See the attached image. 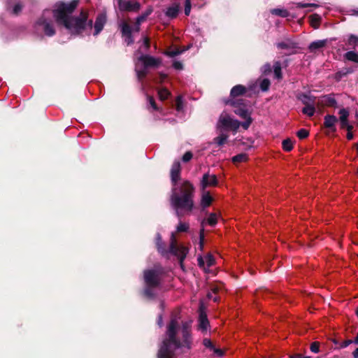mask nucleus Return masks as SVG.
Instances as JSON below:
<instances>
[{
    "label": "nucleus",
    "mask_w": 358,
    "mask_h": 358,
    "mask_svg": "<svg viewBox=\"0 0 358 358\" xmlns=\"http://www.w3.org/2000/svg\"><path fill=\"white\" fill-rule=\"evenodd\" d=\"M78 5V1L73 0L70 3H59L52 12L45 10L41 17L36 21L34 28L36 32H44L48 36H52L55 34V30L52 21L53 15L59 24H63L72 34H80L84 31L92 29V20H87V13L82 11L78 17H71L73 13Z\"/></svg>",
    "instance_id": "1"
},
{
    "label": "nucleus",
    "mask_w": 358,
    "mask_h": 358,
    "mask_svg": "<svg viewBox=\"0 0 358 358\" xmlns=\"http://www.w3.org/2000/svg\"><path fill=\"white\" fill-rule=\"evenodd\" d=\"M166 336L158 352L159 358H174L176 349L191 348V338L187 323L180 329L177 320L172 319L167 327Z\"/></svg>",
    "instance_id": "2"
},
{
    "label": "nucleus",
    "mask_w": 358,
    "mask_h": 358,
    "mask_svg": "<svg viewBox=\"0 0 358 358\" xmlns=\"http://www.w3.org/2000/svg\"><path fill=\"white\" fill-rule=\"evenodd\" d=\"M156 245L159 253L162 255H166L171 253L176 256L180 260L181 266H182V262L185 259L189 250L187 247L178 244L174 233L171 234L170 247L168 250L162 245V238L159 234L157 236Z\"/></svg>",
    "instance_id": "3"
},
{
    "label": "nucleus",
    "mask_w": 358,
    "mask_h": 358,
    "mask_svg": "<svg viewBox=\"0 0 358 358\" xmlns=\"http://www.w3.org/2000/svg\"><path fill=\"white\" fill-rule=\"evenodd\" d=\"M173 201H192L194 189L192 183L185 180L173 185Z\"/></svg>",
    "instance_id": "4"
},
{
    "label": "nucleus",
    "mask_w": 358,
    "mask_h": 358,
    "mask_svg": "<svg viewBox=\"0 0 358 358\" xmlns=\"http://www.w3.org/2000/svg\"><path fill=\"white\" fill-rule=\"evenodd\" d=\"M227 104L234 107V113L245 120L243 122H241V126L245 129H248L252 122V119L251 118L250 113L245 108L243 101L242 99H230L227 102Z\"/></svg>",
    "instance_id": "5"
},
{
    "label": "nucleus",
    "mask_w": 358,
    "mask_h": 358,
    "mask_svg": "<svg viewBox=\"0 0 358 358\" xmlns=\"http://www.w3.org/2000/svg\"><path fill=\"white\" fill-rule=\"evenodd\" d=\"M240 126L241 124L238 120L234 119L225 112L221 113L217 122V129L230 130L234 133L237 131Z\"/></svg>",
    "instance_id": "6"
},
{
    "label": "nucleus",
    "mask_w": 358,
    "mask_h": 358,
    "mask_svg": "<svg viewBox=\"0 0 358 358\" xmlns=\"http://www.w3.org/2000/svg\"><path fill=\"white\" fill-rule=\"evenodd\" d=\"M194 208L193 203H173V208L178 216L189 214Z\"/></svg>",
    "instance_id": "7"
},
{
    "label": "nucleus",
    "mask_w": 358,
    "mask_h": 358,
    "mask_svg": "<svg viewBox=\"0 0 358 358\" xmlns=\"http://www.w3.org/2000/svg\"><path fill=\"white\" fill-rule=\"evenodd\" d=\"M119 8L123 11H137L140 8V4L134 0H123L118 3Z\"/></svg>",
    "instance_id": "8"
},
{
    "label": "nucleus",
    "mask_w": 358,
    "mask_h": 358,
    "mask_svg": "<svg viewBox=\"0 0 358 358\" xmlns=\"http://www.w3.org/2000/svg\"><path fill=\"white\" fill-rule=\"evenodd\" d=\"M144 278L147 285L157 286L159 283V275L157 271L148 270L144 273Z\"/></svg>",
    "instance_id": "9"
},
{
    "label": "nucleus",
    "mask_w": 358,
    "mask_h": 358,
    "mask_svg": "<svg viewBox=\"0 0 358 358\" xmlns=\"http://www.w3.org/2000/svg\"><path fill=\"white\" fill-rule=\"evenodd\" d=\"M217 184V179L215 175L205 173L201 181V186L203 189L208 187H214Z\"/></svg>",
    "instance_id": "10"
},
{
    "label": "nucleus",
    "mask_w": 358,
    "mask_h": 358,
    "mask_svg": "<svg viewBox=\"0 0 358 358\" xmlns=\"http://www.w3.org/2000/svg\"><path fill=\"white\" fill-rule=\"evenodd\" d=\"M138 59L143 62L145 67H156L161 64L160 59L148 55H141Z\"/></svg>",
    "instance_id": "11"
},
{
    "label": "nucleus",
    "mask_w": 358,
    "mask_h": 358,
    "mask_svg": "<svg viewBox=\"0 0 358 358\" xmlns=\"http://www.w3.org/2000/svg\"><path fill=\"white\" fill-rule=\"evenodd\" d=\"M215 264V259L210 254H208L204 257H198V264L200 267L203 268L206 271Z\"/></svg>",
    "instance_id": "12"
},
{
    "label": "nucleus",
    "mask_w": 358,
    "mask_h": 358,
    "mask_svg": "<svg viewBox=\"0 0 358 358\" xmlns=\"http://www.w3.org/2000/svg\"><path fill=\"white\" fill-rule=\"evenodd\" d=\"M171 178L172 185L178 183L180 178V163L179 162H173L171 169Z\"/></svg>",
    "instance_id": "13"
},
{
    "label": "nucleus",
    "mask_w": 358,
    "mask_h": 358,
    "mask_svg": "<svg viewBox=\"0 0 358 358\" xmlns=\"http://www.w3.org/2000/svg\"><path fill=\"white\" fill-rule=\"evenodd\" d=\"M324 127L329 129L331 131H336V124L338 122V119L333 115H327L324 118Z\"/></svg>",
    "instance_id": "14"
},
{
    "label": "nucleus",
    "mask_w": 358,
    "mask_h": 358,
    "mask_svg": "<svg viewBox=\"0 0 358 358\" xmlns=\"http://www.w3.org/2000/svg\"><path fill=\"white\" fill-rule=\"evenodd\" d=\"M199 323V329H201L203 331H206L209 325V322L207 319V315L202 308V306H201V307H200Z\"/></svg>",
    "instance_id": "15"
},
{
    "label": "nucleus",
    "mask_w": 358,
    "mask_h": 358,
    "mask_svg": "<svg viewBox=\"0 0 358 358\" xmlns=\"http://www.w3.org/2000/svg\"><path fill=\"white\" fill-rule=\"evenodd\" d=\"M106 22V16L105 14H99L94 23V35H97L103 28Z\"/></svg>",
    "instance_id": "16"
},
{
    "label": "nucleus",
    "mask_w": 358,
    "mask_h": 358,
    "mask_svg": "<svg viewBox=\"0 0 358 358\" xmlns=\"http://www.w3.org/2000/svg\"><path fill=\"white\" fill-rule=\"evenodd\" d=\"M131 27L127 23H124L122 27V34L126 37L125 42L127 45H130L134 43V39L131 36Z\"/></svg>",
    "instance_id": "17"
},
{
    "label": "nucleus",
    "mask_w": 358,
    "mask_h": 358,
    "mask_svg": "<svg viewBox=\"0 0 358 358\" xmlns=\"http://www.w3.org/2000/svg\"><path fill=\"white\" fill-rule=\"evenodd\" d=\"M298 99L305 105V106H310L315 105V98L314 96L302 94L298 96Z\"/></svg>",
    "instance_id": "18"
},
{
    "label": "nucleus",
    "mask_w": 358,
    "mask_h": 358,
    "mask_svg": "<svg viewBox=\"0 0 358 358\" xmlns=\"http://www.w3.org/2000/svg\"><path fill=\"white\" fill-rule=\"evenodd\" d=\"M277 48L278 49H283L287 50H292L296 48V43L289 39L277 43Z\"/></svg>",
    "instance_id": "19"
},
{
    "label": "nucleus",
    "mask_w": 358,
    "mask_h": 358,
    "mask_svg": "<svg viewBox=\"0 0 358 358\" xmlns=\"http://www.w3.org/2000/svg\"><path fill=\"white\" fill-rule=\"evenodd\" d=\"M327 44V40H320L312 42L308 47L309 50L311 52H315L317 50L322 49Z\"/></svg>",
    "instance_id": "20"
},
{
    "label": "nucleus",
    "mask_w": 358,
    "mask_h": 358,
    "mask_svg": "<svg viewBox=\"0 0 358 358\" xmlns=\"http://www.w3.org/2000/svg\"><path fill=\"white\" fill-rule=\"evenodd\" d=\"M245 92L246 88L243 85H237L231 89L230 95L232 98H236L244 94Z\"/></svg>",
    "instance_id": "21"
},
{
    "label": "nucleus",
    "mask_w": 358,
    "mask_h": 358,
    "mask_svg": "<svg viewBox=\"0 0 358 358\" xmlns=\"http://www.w3.org/2000/svg\"><path fill=\"white\" fill-rule=\"evenodd\" d=\"M346 45H348L349 49H355L358 47V36L355 35H350L346 42Z\"/></svg>",
    "instance_id": "22"
},
{
    "label": "nucleus",
    "mask_w": 358,
    "mask_h": 358,
    "mask_svg": "<svg viewBox=\"0 0 358 358\" xmlns=\"http://www.w3.org/2000/svg\"><path fill=\"white\" fill-rule=\"evenodd\" d=\"M344 58L348 61L358 64V52L355 51H348L343 55Z\"/></svg>",
    "instance_id": "23"
},
{
    "label": "nucleus",
    "mask_w": 358,
    "mask_h": 358,
    "mask_svg": "<svg viewBox=\"0 0 358 358\" xmlns=\"http://www.w3.org/2000/svg\"><path fill=\"white\" fill-rule=\"evenodd\" d=\"M229 136L226 134L221 132L220 135L213 139V142L219 146L223 145L227 143Z\"/></svg>",
    "instance_id": "24"
},
{
    "label": "nucleus",
    "mask_w": 358,
    "mask_h": 358,
    "mask_svg": "<svg viewBox=\"0 0 358 358\" xmlns=\"http://www.w3.org/2000/svg\"><path fill=\"white\" fill-rule=\"evenodd\" d=\"M178 10H179V6L173 5L167 8L166 15L169 17L174 18L178 15Z\"/></svg>",
    "instance_id": "25"
},
{
    "label": "nucleus",
    "mask_w": 358,
    "mask_h": 358,
    "mask_svg": "<svg viewBox=\"0 0 358 358\" xmlns=\"http://www.w3.org/2000/svg\"><path fill=\"white\" fill-rule=\"evenodd\" d=\"M310 25L317 29L319 27L321 17L317 14H313L309 17Z\"/></svg>",
    "instance_id": "26"
},
{
    "label": "nucleus",
    "mask_w": 358,
    "mask_h": 358,
    "mask_svg": "<svg viewBox=\"0 0 358 358\" xmlns=\"http://www.w3.org/2000/svg\"><path fill=\"white\" fill-rule=\"evenodd\" d=\"M322 102L324 105L331 107H335L336 104L335 99L331 96H324Z\"/></svg>",
    "instance_id": "27"
},
{
    "label": "nucleus",
    "mask_w": 358,
    "mask_h": 358,
    "mask_svg": "<svg viewBox=\"0 0 358 358\" xmlns=\"http://www.w3.org/2000/svg\"><path fill=\"white\" fill-rule=\"evenodd\" d=\"M221 288V285H213L211 287V292L208 294V299H213L214 301H217V298L214 296L213 294H216Z\"/></svg>",
    "instance_id": "28"
},
{
    "label": "nucleus",
    "mask_w": 358,
    "mask_h": 358,
    "mask_svg": "<svg viewBox=\"0 0 358 358\" xmlns=\"http://www.w3.org/2000/svg\"><path fill=\"white\" fill-rule=\"evenodd\" d=\"M352 70L350 69H344L335 74V79L336 80H340L343 77L347 76L349 73H351Z\"/></svg>",
    "instance_id": "29"
},
{
    "label": "nucleus",
    "mask_w": 358,
    "mask_h": 358,
    "mask_svg": "<svg viewBox=\"0 0 358 358\" xmlns=\"http://www.w3.org/2000/svg\"><path fill=\"white\" fill-rule=\"evenodd\" d=\"M273 68H274V75H275V77L277 79H280L282 78L280 63L279 62H275L274 65H273Z\"/></svg>",
    "instance_id": "30"
},
{
    "label": "nucleus",
    "mask_w": 358,
    "mask_h": 358,
    "mask_svg": "<svg viewBox=\"0 0 358 358\" xmlns=\"http://www.w3.org/2000/svg\"><path fill=\"white\" fill-rule=\"evenodd\" d=\"M302 113L309 117H312L315 113V106H305L302 109Z\"/></svg>",
    "instance_id": "31"
},
{
    "label": "nucleus",
    "mask_w": 358,
    "mask_h": 358,
    "mask_svg": "<svg viewBox=\"0 0 358 358\" xmlns=\"http://www.w3.org/2000/svg\"><path fill=\"white\" fill-rule=\"evenodd\" d=\"M271 12L273 15H279L282 17H286L289 15V12L285 9L275 8L271 10Z\"/></svg>",
    "instance_id": "32"
},
{
    "label": "nucleus",
    "mask_w": 358,
    "mask_h": 358,
    "mask_svg": "<svg viewBox=\"0 0 358 358\" xmlns=\"http://www.w3.org/2000/svg\"><path fill=\"white\" fill-rule=\"evenodd\" d=\"M247 160H248V155L245 153H241L239 155L234 156L232 158V161L234 163L243 162H246Z\"/></svg>",
    "instance_id": "33"
},
{
    "label": "nucleus",
    "mask_w": 358,
    "mask_h": 358,
    "mask_svg": "<svg viewBox=\"0 0 358 358\" xmlns=\"http://www.w3.org/2000/svg\"><path fill=\"white\" fill-rule=\"evenodd\" d=\"M152 12V8H149L143 14H142L141 15L138 16L136 18L137 24H141V23L143 22L146 19V17L149 15L151 14Z\"/></svg>",
    "instance_id": "34"
},
{
    "label": "nucleus",
    "mask_w": 358,
    "mask_h": 358,
    "mask_svg": "<svg viewBox=\"0 0 358 358\" xmlns=\"http://www.w3.org/2000/svg\"><path fill=\"white\" fill-rule=\"evenodd\" d=\"M282 148L284 150L289 152L292 150L293 144L290 139L287 138L282 141Z\"/></svg>",
    "instance_id": "35"
},
{
    "label": "nucleus",
    "mask_w": 358,
    "mask_h": 358,
    "mask_svg": "<svg viewBox=\"0 0 358 358\" xmlns=\"http://www.w3.org/2000/svg\"><path fill=\"white\" fill-rule=\"evenodd\" d=\"M158 94L161 100H166L168 99L170 93L166 89L163 88L159 90Z\"/></svg>",
    "instance_id": "36"
},
{
    "label": "nucleus",
    "mask_w": 358,
    "mask_h": 358,
    "mask_svg": "<svg viewBox=\"0 0 358 358\" xmlns=\"http://www.w3.org/2000/svg\"><path fill=\"white\" fill-rule=\"evenodd\" d=\"M217 221V216L215 213H211L207 219V223L210 226L216 224Z\"/></svg>",
    "instance_id": "37"
},
{
    "label": "nucleus",
    "mask_w": 358,
    "mask_h": 358,
    "mask_svg": "<svg viewBox=\"0 0 358 358\" xmlns=\"http://www.w3.org/2000/svg\"><path fill=\"white\" fill-rule=\"evenodd\" d=\"M270 80L267 78L263 79L260 83V88L262 91H267L270 87Z\"/></svg>",
    "instance_id": "38"
},
{
    "label": "nucleus",
    "mask_w": 358,
    "mask_h": 358,
    "mask_svg": "<svg viewBox=\"0 0 358 358\" xmlns=\"http://www.w3.org/2000/svg\"><path fill=\"white\" fill-rule=\"evenodd\" d=\"M340 120H348L349 116V111L345 108H342L339 110Z\"/></svg>",
    "instance_id": "39"
},
{
    "label": "nucleus",
    "mask_w": 358,
    "mask_h": 358,
    "mask_svg": "<svg viewBox=\"0 0 358 358\" xmlns=\"http://www.w3.org/2000/svg\"><path fill=\"white\" fill-rule=\"evenodd\" d=\"M22 7L23 6L21 3H16L12 9V13L16 15H18L21 12Z\"/></svg>",
    "instance_id": "40"
},
{
    "label": "nucleus",
    "mask_w": 358,
    "mask_h": 358,
    "mask_svg": "<svg viewBox=\"0 0 358 358\" xmlns=\"http://www.w3.org/2000/svg\"><path fill=\"white\" fill-rule=\"evenodd\" d=\"M296 6L297 8H308V7H311V8H317L319 6L316 3H296Z\"/></svg>",
    "instance_id": "41"
},
{
    "label": "nucleus",
    "mask_w": 358,
    "mask_h": 358,
    "mask_svg": "<svg viewBox=\"0 0 358 358\" xmlns=\"http://www.w3.org/2000/svg\"><path fill=\"white\" fill-rule=\"evenodd\" d=\"M189 229V224L187 223L180 222L177 227V231L178 232H183L187 231Z\"/></svg>",
    "instance_id": "42"
},
{
    "label": "nucleus",
    "mask_w": 358,
    "mask_h": 358,
    "mask_svg": "<svg viewBox=\"0 0 358 358\" xmlns=\"http://www.w3.org/2000/svg\"><path fill=\"white\" fill-rule=\"evenodd\" d=\"M308 134H309V132L306 129H301L297 132V136L300 139L306 138L308 136Z\"/></svg>",
    "instance_id": "43"
},
{
    "label": "nucleus",
    "mask_w": 358,
    "mask_h": 358,
    "mask_svg": "<svg viewBox=\"0 0 358 358\" xmlns=\"http://www.w3.org/2000/svg\"><path fill=\"white\" fill-rule=\"evenodd\" d=\"M147 99H148V101L149 102V103H150V106L152 108V109L154 110H158L159 108H158L153 97L150 96H148Z\"/></svg>",
    "instance_id": "44"
},
{
    "label": "nucleus",
    "mask_w": 358,
    "mask_h": 358,
    "mask_svg": "<svg viewBox=\"0 0 358 358\" xmlns=\"http://www.w3.org/2000/svg\"><path fill=\"white\" fill-rule=\"evenodd\" d=\"M320 343L318 342H313L310 345V350L314 353H317L319 352Z\"/></svg>",
    "instance_id": "45"
},
{
    "label": "nucleus",
    "mask_w": 358,
    "mask_h": 358,
    "mask_svg": "<svg viewBox=\"0 0 358 358\" xmlns=\"http://www.w3.org/2000/svg\"><path fill=\"white\" fill-rule=\"evenodd\" d=\"M191 11V2L190 0L185 1V14L186 15H189Z\"/></svg>",
    "instance_id": "46"
},
{
    "label": "nucleus",
    "mask_w": 358,
    "mask_h": 358,
    "mask_svg": "<svg viewBox=\"0 0 358 358\" xmlns=\"http://www.w3.org/2000/svg\"><path fill=\"white\" fill-rule=\"evenodd\" d=\"M199 236H200L199 248H200L201 250H203V240H204V230H203V229H202L200 231Z\"/></svg>",
    "instance_id": "47"
},
{
    "label": "nucleus",
    "mask_w": 358,
    "mask_h": 358,
    "mask_svg": "<svg viewBox=\"0 0 358 358\" xmlns=\"http://www.w3.org/2000/svg\"><path fill=\"white\" fill-rule=\"evenodd\" d=\"M192 158V154L190 152H187L182 157V161L185 162H189Z\"/></svg>",
    "instance_id": "48"
},
{
    "label": "nucleus",
    "mask_w": 358,
    "mask_h": 358,
    "mask_svg": "<svg viewBox=\"0 0 358 358\" xmlns=\"http://www.w3.org/2000/svg\"><path fill=\"white\" fill-rule=\"evenodd\" d=\"M146 75H147V71L145 69L137 71V76L140 80L144 78L146 76Z\"/></svg>",
    "instance_id": "49"
},
{
    "label": "nucleus",
    "mask_w": 358,
    "mask_h": 358,
    "mask_svg": "<svg viewBox=\"0 0 358 358\" xmlns=\"http://www.w3.org/2000/svg\"><path fill=\"white\" fill-rule=\"evenodd\" d=\"M203 343L206 348H208L210 349H214V346L213 345L210 340H209L208 338H205V339H203Z\"/></svg>",
    "instance_id": "50"
},
{
    "label": "nucleus",
    "mask_w": 358,
    "mask_h": 358,
    "mask_svg": "<svg viewBox=\"0 0 358 358\" xmlns=\"http://www.w3.org/2000/svg\"><path fill=\"white\" fill-rule=\"evenodd\" d=\"M143 46L145 48V50H148V48H150V40L148 37H145L143 38Z\"/></svg>",
    "instance_id": "51"
},
{
    "label": "nucleus",
    "mask_w": 358,
    "mask_h": 358,
    "mask_svg": "<svg viewBox=\"0 0 358 358\" xmlns=\"http://www.w3.org/2000/svg\"><path fill=\"white\" fill-rule=\"evenodd\" d=\"M213 201V199H212L211 196L208 193H207L206 194H204L203 196V199H202L201 201L207 202V201Z\"/></svg>",
    "instance_id": "52"
},
{
    "label": "nucleus",
    "mask_w": 358,
    "mask_h": 358,
    "mask_svg": "<svg viewBox=\"0 0 358 358\" xmlns=\"http://www.w3.org/2000/svg\"><path fill=\"white\" fill-rule=\"evenodd\" d=\"M173 67L176 69H182V64L181 62H178V61H176L173 62Z\"/></svg>",
    "instance_id": "53"
},
{
    "label": "nucleus",
    "mask_w": 358,
    "mask_h": 358,
    "mask_svg": "<svg viewBox=\"0 0 358 358\" xmlns=\"http://www.w3.org/2000/svg\"><path fill=\"white\" fill-rule=\"evenodd\" d=\"M264 73H270L271 71V65L269 64H266L263 66Z\"/></svg>",
    "instance_id": "54"
},
{
    "label": "nucleus",
    "mask_w": 358,
    "mask_h": 358,
    "mask_svg": "<svg viewBox=\"0 0 358 358\" xmlns=\"http://www.w3.org/2000/svg\"><path fill=\"white\" fill-rule=\"evenodd\" d=\"M180 52L179 50H172L167 52V55L170 57H174L179 55Z\"/></svg>",
    "instance_id": "55"
},
{
    "label": "nucleus",
    "mask_w": 358,
    "mask_h": 358,
    "mask_svg": "<svg viewBox=\"0 0 358 358\" xmlns=\"http://www.w3.org/2000/svg\"><path fill=\"white\" fill-rule=\"evenodd\" d=\"M340 122L342 129H345V127L349 124L348 120H340Z\"/></svg>",
    "instance_id": "56"
},
{
    "label": "nucleus",
    "mask_w": 358,
    "mask_h": 358,
    "mask_svg": "<svg viewBox=\"0 0 358 358\" xmlns=\"http://www.w3.org/2000/svg\"><path fill=\"white\" fill-rule=\"evenodd\" d=\"M213 350L214 352H215V354H217V355H219V356H222V355H223V352H222L221 350H220V349H216V348H214V349H213Z\"/></svg>",
    "instance_id": "57"
},
{
    "label": "nucleus",
    "mask_w": 358,
    "mask_h": 358,
    "mask_svg": "<svg viewBox=\"0 0 358 358\" xmlns=\"http://www.w3.org/2000/svg\"><path fill=\"white\" fill-rule=\"evenodd\" d=\"M166 77H167V76L166 74L160 73L159 74V82L162 83L166 78Z\"/></svg>",
    "instance_id": "58"
},
{
    "label": "nucleus",
    "mask_w": 358,
    "mask_h": 358,
    "mask_svg": "<svg viewBox=\"0 0 358 358\" xmlns=\"http://www.w3.org/2000/svg\"><path fill=\"white\" fill-rule=\"evenodd\" d=\"M352 343V341H351V340L345 341L343 343L342 347L345 348V347L348 346V345H349L350 343Z\"/></svg>",
    "instance_id": "59"
},
{
    "label": "nucleus",
    "mask_w": 358,
    "mask_h": 358,
    "mask_svg": "<svg viewBox=\"0 0 358 358\" xmlns=\"http://www.w3.org/2000/svg\"><path fill=\"white\" fill-rule=\"evenodd\" d=\"M157 323H158V325L159 327H162V324H163V321H162V315H159V317H158V320H157Z\"/></svg>",
    "instance_id": "60"
},
{
    "label": "nucleus",
    "mask_w": 358,
    "mask_h": 358,
    "mask_svg": "<svg viewBox=\"0 0 358 358\" xmlns=\"http://www.w3.org/2000/svg\"><path fill=\"white\" fill-rule=\"evenodd\" d=\"M131 30L133 31H139L140 30V24H137V22L136 23V25L134 26V29L131 28Z\"/></svg>",
    "instance_id": "61"
},
{
    "label": "nucleus",
    "mask_w": 358,
    "mask_h": 358,
    "mask_svg": "<svg viewBox=\"0 0 358 358\" xmlns=\"http://www.w3.org/2000/svg\"><path fill=\"white\" fill-rule=\"evenodd\" d=\"M347 138L348 140H352L353 138V134L352 133V131L348 132V134H347Z\"/></svg>",
    "instance_id": "62"
},
{
    "label": "nucleus",
    "mask_w": 358,
    "mask_h": 358,
    "mask_svg": "<svg viewBox=\"0 0 358 358\" xmlns=\"http://www.w3.org/2000/svg\"><path fill=\"white\" fill-rule=\"evenodd\" d=\"M353 357L358 358V348L353 352Z\"/></svg>",
    "instance_id": "63"
},
{
    "label": "nucleus",
    "mask_w": 358,
    "mask_h": 358,
    "mask_svg": "<svg viewBox=\"0 0 358 358\" xmlns=\"http://www.w3.org/2000/svg\"><path fill=\"white\" fill-rule=\"evenodd\" d=\"M352 128H353V127H352V125H350V124H348V125L345 127V129L348 130V132L351 131H352Z\"/></svg>",
    "instance_id": "64"
}]
</instances>
